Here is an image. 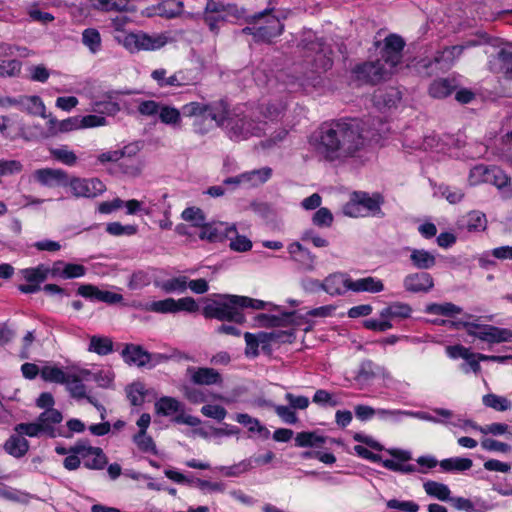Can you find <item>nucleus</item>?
Here are the masks:
<instances>
[{"instance_id":"obj_46","label":"nucleus","mask_w":512,"mask_h":512,"mask_svg":"<svg viewBox=\"0 0 512 512\" xmlns=\"http://www.w3.org/2000/svg\"><path fill=\"white\" fill-rule=\"evenodd\" d=\"M176 300L173 298H166L163 300L152 301L142 306V309L154 313H175Z\"/></svg>"},{"instance_id":"obj_16","label":"nucleus","mask_w":512,"mask_h":512,"mask_svg":"<svg viewBox=\"0 0 512 512\" xmlns=\"http://www.w3.org/2000/svg\"><path fill=\"white\" fill-rule=\"evenodd\" d=\"M403 286L408 292L427 293L433 288L434 281L429 273L417 272L405 276Z\"/></svg>"},{"instance_id":"obj_50","label":"nucleus","mask_w":512,"mask_h":512,"mask_svg":"<svg viewBox=\"0 0 512 512\" xmlns=\"http://www.w3.org/2000/svg\"><path fill=\"white\" fill-rule=\"evenodd\" d=\"M70 396L76 400H81L87 397V390L85 384L79 379L78 376L70 374L69 381L65 383Z\"/></svg>"},{"instance_id":"obj_35","label":"nucleus","mask_w":512,"mask_h":512,"mask_svg":"<svg viewBox=\"0 0 512 512\" xmlns=\"http://www.w3.org/2000/svg\"><path fill=\"white\" fill-rule=\"evenodd\" d=\"M272 176L270 167H262L251 171L244 172L245 187L253 188L267 182Z\"/></svg>"},{"instance_id":"obj_36","label":"nucleus","mask_w":512,"mask_h":512,"mask_svg":"<svg viewBox=\"0 0 512 512\" xmlns=\"http://www.w3.org/2000/svg\"><path fill=\"white\" fill-rule=\"evenodd\" d=\"M130 22V18L124 15L117 16L112 19V27L114 28V40L126 49V38H130L135 32H128L125 26Z\"/></svg>"},{"instance_id":"obj_10","label":"nucleus","mask_w":512,"mask_h":512,"mask_svg":"<svg viewBox=\"0 0 512 512\" xmlns=\"http://www.w3.org/2000/svg\"><path fill=\"white\" fill-rule=\"evenodd\" d=\"M81 455L84 467L91 470H101L108 463V459L99 447L91 446L87 441H78L74 450Z\"/></svg>"},{"instance_id":"obj_42","label":"nucleus","mask_w":512,"mask_h":512,"mask_svg":"<svg viewBox=\"0 0 512 512\" xmlns=\"http://www.w3.org/2000/svg\"><path fill=\"white\" fill-rule=\"evenodd\" d=\"M235 420L246 426L250 432L259 433L263 438H268L270 435V431L258 419L251 417L247 413H238L235 416Z\"/></svg>"},{"instance_id":"obj_45","label":"nucleus","mask_w":512,"mask_h":512,"mask_svg":"<svg viewBox=\"0 0 512 512\" xmlns=\"http://www.w3.org/2000/svg\"><path fill=\"white\" fill-rule=\"evenodd\" d=\"M21 274L27 282L37 283L40 286L49 276V267L40 264L36 267L22 269Z\"/></svg>"},{"instance_id":"obj_44","label":"nucleus","mask_w":512,"mask_h":512,"mask_svg":"<svg viewBox=\"0 0 512 512\" xmlns=\"http://www.w3.org/2000/svg\"><path fill=\"white\" fill-rule=\"evenodd\" d=\"M88 351L98 355H108L113 351V342L109 337L93 335L90 337Z\"/></svg>"},{"instance_id":"obj_47","label":"nucleus","mask_w":512,"mask_h":512,"mask_svg":"<svg viewBox=\"0 0 512 512\" xmlns=\"http://www.w3.org/2000/svg\"><path fill=\"white\" fill-rule=\"evenodd\" d=\"M473 465V462L469 458L463 457H452L444 459L440 462V467L443 471H466L469 470Z\"/></svg>"},{"instance_id":"obj_49","label":"nucleus","mask_w":512,"mask_h":512,"mask_svg":"<svg viewBox=\"0 0 512 512\" xmlns=\"http://www.w3.org/2000/svg\"><path fill=\"white\" fill-rule=\"evenodd\" d=\"M482 402L486 407L492 408L496 411H507L512 407V403L504 396H499L493 393L486 394L482 398Z\"/></svg>"},{"instance_id":"obj_26","label":"nucleus","mask_w":512,"mask_h":512,"mask_svg":"<svg viewBox=\"0 0 512 512\" xmlns=\"http://www.w3.org/2000/svg\"><path fill=\"white\" fill-rule=\"evenodd\" d=\"M47 124L52 135L80 130L79 116L57 120L55 117L49 115Z\"/></svg>"},{"instance_id":"obj_24","label":"nucleus","mask_w":512,"mask_h":512,"mask_svg":"<svg viewBox=\"0 0 512 512\" xmlns=\"http://www.w3.org/2000/svg\"><path fill=\"white\" fill-rule=\"evenodd\" d=\"M384 290V283L382 280L367 276L364 278L359 279H352V283H350V291L361 293V292H367V293H379Z\"/></svg>"},{"instance_id":"obj_6","label":"nucleus","mask_w":512,"mask_h":512,"mask_svg":"<svg viewBox=\"0 0 512 512\" xmlns=\"http://www.w3.org/2000/svg\"><path fill=\"white\" fill-rule=\"evenodd\" d=\"M250 26L245 27L242 32L253 35L256 41L269 42L272 38L280 35L283 31V24L271 14L270 10H264L251 16Z\"/></svg>"},{"instance_id":"obj_57","label":"nucleus","mask_w":512,"mask_h":512,"mask_svg":"<svg viewBox=\"0 0 512 512\" xmlns=\"http://www.w3.org/2000/svg\"><path fill=\"white\" fill-rule=\"evenodd\" d=\"M126 392L132 405L140 406L143 404L146 395L144 384L140 382L133 383L127 387Z\"/></svg>"},{"instance_id":"obj_38","label":"nucleus","mask_w":512,"mask_h":512,"mask_svg":"<svg viewBox=\"0 0 512 512\" xmlns=\"http://www.w3.org/2000/svg\"><path fill=\"white\" fill-rule=\"evenodd\" d=\"M70 374L58 366L45 365L41 368V378L45 382L65 384L69 381Z\"/></svg>"},{"instance_id":"obj_3","label":"nucleus","mask_w":512,"mask_h":512,"mask_svg":"<svg viewBox=\"0 0 512 512\" xmlns=\"http://www.w3.org/2000/svg\"><path fill=\"white\" fill-rule=\"evenodd\" d=\"M268 303L246 296L222 294L218 300H214L203 308V315L208 319H217L220 321H229L243 323L245 316L242 312L244 308L254 310L264 309Z\"/></svg>"},{"instance_id":"obj_22","label":"nucleus","mask_w":512,"mask_h":512,"mask_svg":"<svg viewBox=\"0 0 512 512\" xmlns=\"http://www.w3.org/2000/svg\"><path fill=\"white\" fill-rule=\"evenodd\" d=\"M459 228L467 232H481L487 227L486 215L480 211H470L458 222Z\"/></svg>"},{"instance_id":"obj_20","label":"nucleus","mask_w":512,"mask_h":512,"mask_svg":"<svg viewBox=\"0 0 512 512\" xmlns=\"http://www.w3.org/2000/svg\"><path fill=\"white\" fill-rule=\"evenodd\" d=\"M402 94L398 88L386 87L377 89L373 94V103L378 108L395 107L401 100Z\"/></svg>"},{"instance_id":"obj_17","label":"nucleus","mask_w":512,"mask_h":512,"mask_svg":"<svg viewBox=\"0 0 512 512\" xmlns=\"http://www.w3.org/2000/svg\"><path fill=\"white\" fill-rule=\"evenodd\" d=\"M352 279L346 273L335 272L328 275L323 281V290L329 295H342L350 290Z\"/></svg>"},{"instance_id":"obj_40","label":"nucleus","mask_w":512,"mask_h":512,"mask_svg":"<svg viewBox=\"0 0 512 512\" xmlns=\"http://www.w3.org/2000/svg\"><path fill=\"white\" fill-rule=\"evenodd\" d=\"M388 453L393 457V459H385L380 462L383 467L388 470L398 472L399 466H401V462L409 461L411 457V453L402 449H390Z\"/></svg>"},{"instance_id":"obj_12","label":"nucleus","mask_w":512,"mask_h":512,"mask_svg":"<svg viewBox=\"0 0 512 512\" xmlns=\"http://www.w3.org/2000/svg\"><path fill=\"white\" fill-rule=\"evenodd\" d=\"M72 194L77 197L94 198L102 194L106 187L102 181L97 178H73L69 182Z\"/></svg>"},{"instance_id":"obj_4","label":"nucleus","mask_w":512,"mask_h":512,"mask_svg":"<svg viewBox=\"0 0 512 512\" xmlns=\"http://www.w3.org/2000/svg\"><path fill=\"white\" fill-rule=\"evenodd\" d=\"M446 323L455 329H464L469 336L477 338L490 345L512 341V330L490 324H482L479 323L478 320L443 321V324Z\"/></svg>"},{"instance_id":"obj_31","label":"nucleus","mask_w":512,"mask_h":512,"mask_svg":"<svg viewBox=\"0 0 512 512\" xmlns=\"http://www.w3.org/2000/svg\"><path fill=\"white\" fill-rule=\"evenodd\" d=\"M309 50L316 52L314 62L317 71H326L332 67V59L329 56L331 51L325 47L323 42L311 43Z\"/></svg>"},{"instance_id":"obj_11","label":"nucleus","mask_w":512,"mask_h":512,"mask_svg":"<svg viewBox=\"0 0 512 512\" xmlns=\"http://www.w3.org/2000/svg\"><path fill=\"white\" fill-rule=\"evenodd\" d=\"M404 46V40L396 34H391L384 40V48L382 50V57L380 60L392 72L394 68L401 62Z\"/></svg>"},{"instance_id":"obj_39","label":"nucleus","mask_w":512,"mask_h":512,"mask_svg":"<svg viewBox=\"0 0 512 512\" xmlns=\"http://www.w3.org/2000/svg\"><path fill=\"white\" fill-rule=\"evenodd\" d=\"M411 313L412 308L410 307L409 304L402 302H394L388 307L381 310L380 317L388 320L390 318L406 319L410 317Z\"/></svg>"},{"instance_id":"obj_58","label":"nucleus","mask_w":512,"mask_h":512,"mask_svg":"<svg viewBox=\"0 0 512 512\" xmlns=\"http://www.w3.org/2000/svg\"><path fill=\"white\" fill-rule=\"evenodd\" d=\"M333 214L326 207H320L312 216L313 225L320 228H329L333 224Z\"/></svg>"},{"instance_id":"obj_53","label":"nucleus","mask_w":512,"mask_h":512,"mask_svg":"<svg viewBox=\"0 0 512 512\" xmlns=\"http://www.w3.org/2000/svg\"><path fill=\"white\" fill-rule=\"evenodd\" d=\"M82 42L92 53H97L101 48L99 31L94 28L85 29L82 32Z\"/></svg>"},{"instance_id":"obj_60","label":"nucleus","mask_w":512,"mask_h":512,"mask_svg":"<svg viewBox=\"0 0 512 512\" xmlns=\"http://www.w3.org/2000/svg\"><path fill=\"white\" fill-rule=\"evenodd\" d=\"M168 72L164 68L155 69L151 73V77L154 81H156L159 87H175L176 88V79L175 73L172 75H167Z\"/></svg>"},{"instance_id":"obj_21","label":"nucleus","mask_w":512,"mask_h":512,"mask_svg":"<svg viewBox=\"0 0 512 512\" xmlns=\"http://www.w3.org/2000/svg\"><path fill=\"white\" fill-rule=\"evenodd\" d=\"M405 250L410 253V262L416 269L428 270L436 264V254L431 251L411 247H406Z\"/></svg>"},{"instance_id":"obj_29","label":"nucleus","mask_w":512,"mask_h":512,"mask_svg":"<svg viewBox=\"0 0 512 512\" xmlns=\"http://www.w3.org/2000/svg\"><path fill=\"white\" fill-rule=\"evenodd\" d=\"M487 183L497 187L506 197H508L512 192L510 178L499 167H490Z\"/></svg>"},{"instance_id":"obj_1","label":"nucleus","mask_w":512,"mask_h":512,"mask_svg":"<svg viewBox=\"0 0 512 512\" xmlns=\"http://www.w3.org/2000/svg\"><path fill=\"white\" fill-rule=\"evenodd\" d=\"M374 134L359 119H340L322 125L312 136L316 152L329 162L357 157Z\"/></svg>"},{"instance_id":"obj_48","label":"nucleus","mask_w":512,"mask_h":512,"mask_svg":"<svg viewBox=\"0 0 512 512\" xmlns=\"http://www.w3.org/2000/svg\"><path fill=\"white\" fill-rule=\"evenodd\" d=\"M171 359H188V356L181 353L177 349H171L169 353H150L148 352V365L147 368H153L161 363L167 362Z\"/></svg>"},{"instance_id":"obj_64","label":"nucleus","mask_w":512,"mask_h":512,"mask_svg":"<svg viewBox=\"0 0 512 512\" xmlns=\"http://www.w3.org/2000/svg\"><path fill=\"white\" fill-rule=\"evenodd\" d=\"M497 60L502 71L512 72V45L501 48L497 53Z\"/></svg>"},{"instance_id":"obj_56","label":"nucleus","mask_w":512,"mask_h":512,"mask_svg":"<svg viewBox=\"0 0 512 512\" xmlns=\"http://www.w3.org/2000/svg\"><path fill=\"white\" fill-rule=\"evenodd\" d=\"M51 156L67 166H74L77 162L76 154L67 148V146H61L59 148H53L50 150Z\"/></svg>"},{"instance_id":"obj_9","label":"nucleus","mask_w":512,"mask_h":512,"mask_svg":"<svg viewBox=\"0 0 512 512\" xmlns=\"http://www.w3.org/2000/svg\"><path fill=\"white\" fill-rule=\"evenodd\" d=\"M352 73L361 83L376 84L388 78L393 72L381 60H377L355 66Z\"/></svg>"},{"instance_id":"obj_13","label":"nucleus","mask_w":512,"mask_h":512,"mask_svg":"<svg viewBox=\"0 0 512 512\" xmlns=\"http://www.w3.org/2000/svg\"><path fill=\"white\" fill-rule=\"evenodd\" d=\"M187 373L190 375L191 382L195 385L211 386L223 383L222 375L214 368L188 367Z\"/></svg>"},{"instance_id":"obj_7","label":"nucleus","mask_w":512,"mask_h":512,"mask_svg":"<svg viewBox=\"0 0 512 512\" xmlns=\"http://www.w3.org/2000/svg\"><path fill=\"white\" fill-rule=\"evenodd\" d=\"M126 50L130 53L158 50L164 47L169 40L165 33L148 34L143 31L135 32L133 36L127 39Z\"/></svg>"},{"instance_id":"obj_34","label":"nucleus","mask_w":512,"mask_h":512,"mask_svg":"<svg viewBox=\"0 0 512 512\" xmlns=\"http://www.w3.org/2000/svg\"><path fill=\"white\" fill-rule=\"evenodd\" d=\"M155 411L158 415L171 416L183 411V405L174 397L163 396L155 402Z\"/></svg>"},{"instance_id":"obj_63","label":"nucleus","mask_w":512,"mask_h":512,"mask_svg":"<svg viewBox=\"0 0 512 512\" xmlns=\"http://www.w3.org/2000/svg\"><path fill=\"white\" fill-rule=\"evenodd\" d=\"M128 0H98L95 7L102 11H126Z\"/></svg>"},{"instance_id":"obj_15","label":"nucleus","mask_w":512,"mask_h":512,"mask_svg":"<svg viewBox=\"0 0 512 512\" xmlns=\"http://www.w3.org/2000/svg\"><path fill=\"white\" fill-rule=\"evenodd\" d=\"M77 293L91 300H97L107 304H116L123 300V296L107 290H100L91 284H82L79 286Z\"/></svg>"},{"instance_id":"obj_8","label":"nucleus","mask_w":512,"mask_h":512,"mask_svg":"<svg viewBox=\"0 0 512 512\" xmlns=\"http://www.w3.org/2000/svg\"><path fill=\"white\" fill-rule=\"evenodd\" d=\"M184 116L198 119L200 117L209 116L211 121H215L216 125L223 118L225 112V102L219 101L214 103L189 102L182 107Z\"/></svg>"},{"instance_id":"obj_41","label":"nucleus","mask_w":512,"mask_h":512,"mask_svg":"<svg viewBox=\"0 0 512 512\" xmlns=\"http://www.w3.org/2000/svg\"><path fill=\"white\" fill-rule=\"evenodd\" d=\"M159 119L162 123L172 127H181L182 117L181 112L176 107L169 105H161L159 112Z\"/></svg>"},{"instance_id":"obj_25","label":"nucleus","mask_w":512,"mask_h":512,"mask_svg":"<svg viewBox=\"0 0 512 512\" xmlns=\"http://www.w3.org/2000/svg\"><path fill=\"white\" fill-rule=\"evenodd\" d=\"M21 112L31 116H39L48 118L46 114V106L43 100L37 95H22Z\"/></svg>"},{"instance_id":"obj_18","label":"nucleus","mask_w":512,"mask_h":512,"mask_svg":"<svg viewBox=\"0 0 512 512\" xmlns=\"http://www.w3.org/2000/svg\"><path fill=\"white\" fill-rule=\"evenodd\" d=\"M33 177L43 186L53 187L65 185L68 181V175L62 169L42 168L33 173Z\"/></svg>"},{"instance_id":"obj_27","label":"nucleus","mask_w":512,"mask_h":512,"mask_svg":"<svg viewBox=\"0 0 512 512\" xmlns=\"http://www.w3.org/2000/svg\"><path fill=\"white\" fill-rule=\"evenodd\" d=\"M37 419L39 420L41 426H47L52 430L53 435H47L48 437L56 438L58 436H65L57 427V424H60L63 420L62 413L57 409H47L42 412Z\"/></svg>"},{"instance_id":"obj_55","label":"nucleus","mask_w":512,"mask_h":512,"mask_svg":"<svg viewBox=\"0 0 512 512\" xmlns=\"http://www.w3.org/2000/svg\"><path fill=\"white\" fill-rule=\"evenodd\" d=\"M253 468L252 460L245 459L232 466H221L219 471L226 477H237Z\"/></svg>"},{"instance_id":"obj_43","label":"nucleus","mask_w":512,"mask_h":512,"mask_svg":"<svg viewBox=\"0 0 512 512\" xmlns=\"http://www.w3.org/2000/svg\"><path fill=\"white\" fill-rule=\"evenodd\" d=\"M425 492L440 501H448L450 499L451 491L446 484L436 481H426L423 484Z\"/></svg>"},{"instance_id":"obj_32","label":"nucleus","mask_w":512,"mask_h":512,"mask_svg":"<svg viewBox=\"0 0 512 512\" xmlns=\"http://www.w3.org/2000/svg\"><path fill=\"white\" fill-rule=\"evenodd\" d=\"M326 441L327 437L316 431H303L295 437V445L302 448H321L325 445Z\"/></svg>"},{"instance_id":"obj_23","label":"nucleus","mask_w":512,"mask_h":512,"mask_svg":"<svg viewBox=\"0 0 512 512\" xmlns=\"http://www.w3.org/2000/svg\"><path fill=\"white\" fill-rule=\"evenodd\" d=\"M121 355L129 365L137 367H147L148 365V351L140 345L127 344L122 350Z\"/></svg>"},{"instance_id":"obj_28","label":"nucleus","mask_w":512,"mask_h":512,"mask_svg":"<svg viewBox=\"0 0 512 512\" xmlns=\"http://www.w3.org/2000/svg\"><path fill=\"white\" fill-rule=\"evenodd\" d=\"M458 84L454 78H439L434 80L429 87V94L433 98L442 99L449 96Z\"/></svg>"},{"instance_id":"obj_37","label":"nucleus","mask_w":512,"mask_h":512,"mask_svg":"<svg viewBox=\"0 0 512 512\" xmlns=\"http://www.w3.org/2000/svg\"><path fill=\"white\" fill-rule=\"evenodd\" d=\"M14 431L20 435H26L29 437H39L40 435H53L50 428L43 427L39 423V420L31 423H20L14 427Z\"/></svg>"},{"instance_id":"obj_14","label":"nucleus","mask_w":512,"mask_h":512,"mask_svg":"<svg viewBox=\"0 0 512 512\" xmlns=\"http://www.w3.org/2000/svg\"><path fill=\"white\" fill-rule=\"evenodd\" d=\"M236 233V229L234 226H229L224 222H216L207 224L205 223L201 227V231L199 234V238L202 240H208L210 242H218L223 241L226 238H229L231 234Z\"/></svg>"},{"instance_id":"obj_33","label":"nucleus","mask_w":512,"mask_h":512,"mask_svg":"<svg viewBox=\"0 0 512 512\" xmlns=\"http://www.w3.org/2000/svg\"><path fill=\"white\" fill-rule=\"evenodd\" d=\"M476 45H478V42L471 40L462 45L446 47L443 51L437 53L435 56V61L437 63L446 62L452 64L457 58L460 57L465 49Z\"/></svg>"},{"instance_id":"obj_61","label":"nucleus","mask_w":512,"mask_h":512,"mask_svg":"<svg viewBox=\"0 0 512 512\" xmlns=\"http://www.w3.org/2000/svg\"><path fill=\"white\" fill-rule=\"evenodd\" d=\"M489 169L490 167L486 165H477L470 170L469 173V183L472 186L487 183L489 177Z\"/></svg>"},{"instance_id":"obj_5","label":"nucleus","mask_w":512,"mask_h":512,"mask_svg":"<svg viewBox=\"0 0 512 512\" xmlns=\"http://www.w3.org/2000/svg\"><path fill=\"white\" fill-rule=\"evenodd\" d=\"M384 199L379 193L370 195L367 192L355 191L350 195L349 201L343 206L345 216L358 218L369 215L382 216L381 205Z\"/></svg>"},{"instance_id":"obj_52","label":"nucleus","mask_w":512,"mask_h":512,"mask_svg":"<svg viewBox=\"0 0 512 512\" xmlns=\"http://www.w3.org/2000/svg\"><path fill=\"white\" fill-rule=\"evenodd\" d=\"M426 312L433 315L453 316L460 314L462 308L450 302L442 304L433 303L426 307Z\"/></svg>"},{"instance_id":"obj_51","label":"nucleus","mask_w":512,"mask_h":512,"mask_svg":"<svg viewBox=\"0 0 512 512\" xmlns=\"http://www.w3.org/2000/svg\"><path fill=\"white\" fill-rule=\"evenodd\" d=\"M137 448L144 453H151L156 455L157 448L154 440L147 432H138L132 438Z\"/></svg>"},{"instance_id":"obj_62","label":"nucleus","mask_w":512,"mask_h":512,"mask_svg":"<svg viewBox=\"0 0 512 512\" xmlns=\"http://www.w3.org/2000/svg\"><path fill=\"white\" fill-rule=\"evenodd\" d=\"M21 72V62L18 60H0V78L14 77Z\"/></svg>"},{"instance_id":"obj_30","label":"nucleus","mask_w":512,"mask_h":512,"mask_svg":"<svg viewBox=\"0 0 512 512\" xmlns=\"http://www.w3.org/2000/svg\"><path fill=\"white\" fill-rule=\"evenodd\" d=\"M4 450L15 458H21L28 452L29 442L22 435L16 433L6 440Z\"/></svg>"},{"instance_id":"obj_59","label":"nucleus","mask_w":512,"mask_h":512,"mask_svg":"<svg viewBox=\"0 0 512 512\" xmlns=\"http://www.w3.org/2000/svg\"><path fill=\"white\" fill-rule=\"evenodd\" d=\"M181 217L184 221L191 222L196 227H202L206 223V217L200 208L188 207L186 208Z\"/></svg>"},{"instance_id":"obj_19","label":"nucleus","mask_w":512,"mask_h":512,"mask_svg":"<svg viewBox=\"0 0 512 512\" xmlns=\"http://www.w3.org/2000/svg\"><path fill=\"white\" fill-rule=\"evenodd\" d=\"M291 259L297 262L305 271H313L315 269L316 256L312 254L299 242H293L287 247Z\"/></svg>"},{"instance_id":"obj_2","label":"nucleus","mask_w":512,"mask_h":512,"mask_svg":"<svg viewBox=\"0 0 512 512\" xmlns=\"http://www.w3.org/2000/svg\"><path fill=\"white\" fill-rule=\"evenodd\" d=\"M285 106L282 103L268 104L265 108H240L228 110L225 104L223 118L217 126L221 127L227 137L235 142L251 137L263 136L270 123L281 118Z\"/></svg>"},{"instance_id":"obj_54","label":"nucleus","mask_w":512,"mask_h":512,"mask_svg":"<svg viewBox=\"0 0 512 512\" xmlns=\"http://www.w3.org/2000/svg\"><path fill=\"white\" fill-rule=\"evenodd\" d=\"M188 278L186 276H178L167 279L160 284V288L166 293H183L187 289Z\"/></svg>"}]
</instances>
